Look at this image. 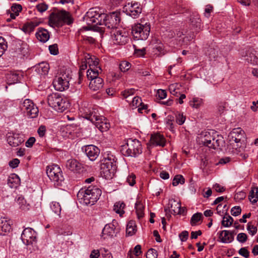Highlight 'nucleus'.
Returning a JSON list of instances; mask_svg holds the SVG:
<instances>
[{"mask_svg":"<svg viewBox=\"0 0 258 258\" xmlns=\"http://www.w3.org/2000/svg\"><path fill=\"white\" fill-rule=\"evenodd\" d=\"M50 53L53 55H56L58 53V47L56 44L49 46Z\"/></svg>","mask_w":258,"mask_h":258,"instance_id":"nucleus-57","label":"nucleus"},{"mask_svg":"<svg viewBox=\"0 0 258 258\" xmlns=\"http://www.w3.org/2000/svg\"><path fill=\"white\" fill-rule=\"evenodd\" d=\"M110 33L114 43L124 45L129 39L127 33L124 30L116 29L115 30H111Z\"/></svg>","mask_w":258,"mask_h":258,"instance_id":"nucleus-15","label":"nucleus"},{"mask_svg":"<svg viewBox=\"0 0 258 258\" xmlns=\"http://www.w3.org/2000/svg\"><path fill=\"white\" fill-rule=\"evenodd\" d=\"M7 184L11 188H16L20 184V179L16 174H11L8 178Z\"/></svg>","mask_w":258,"mask_h":258,"instance_id":"nucleus-28","label":"nucleus"},{"mask_svg":"<svg viewBox=\"0 0 258 258\" xmlns=\"http://www.w3.org/2000/svg\"><path fill=\"white\" fill-rule=\"evenodd\" d=\"M82 149L89 160L92 161H95L100 154V149L97 146L93 145L84 146Z\"/></svg>","mask_w":258,"mask_h":258,"instance_id":"nucleus-18","label":"nucleus"},{"mask_svg":"<svg viewBox=\"0 0 258 258\" xmlns=\"http://www.w3.org/2000/svg\"><path fill=\"white\" fill-rule=\"evenodd\" d=\"M49 106L58 112L64 111L68 106V103L62 96L58 93H53L47 97Z\"/></svg>","mask_w":258,"mask_h":258,"instance_id":"nucleus-7","label":"nucleus"},{"mask_svg":"<svg viewBox=\"0 0 258 258\" xmlns=\"http://www.w3.org/2000/svg\"><path fill=\"white\" fill-rule=\"evenodd\" d=\"M228 139L231 144H237V148L240 147L245 140V133L241 128H234L229 134Z\"/></svg>","mask_w":258,"mask_h":258,"instance_id":"nucleus-13","label":"nucleus"},{"mask_svg":"<svg viewBox=\"0 0 258 258\" xmlns=\"http://www.w3.org/2000/svg\"><path fill=\"white\" fill-rule=\"evenodd\" d=\"M125 206V205L123 202L119 201L114 204L113 210L121 216L124 213V209Z\"/></svg>","mask_w":258,"mask_h":258,"instance_id":"nucleus-35","label":"nucleus"},{"mask_svg":"<svg viewBox=\"0 0 258 258\" xmlns=\"http://www.w3.org/2000/svg\"><path fill=\"white\" fill-rule=\"evenodd\" d=\"M50 208L55 214L58 216L60 215L61 209L59 203L52 202L50 205Z\"/></svg>","mask_w":258,"mask_h":258,"instance_id":"nucleus-41","label":"nucleus"},{"mask_svg":"<svg viewBox=\"0 0 258 258\" xmlns=\"http://www.w3.org/2000/svg\"><path fill=\"white\" fill-rule=\"evenodd\" d=\"M168 209L174 215H178L182 213L180 203L174 199L169 200L168 208H165V211L167 212Z\"/></svg>","mask_w":258,"mask_h":258,"instance_id":"nucleus-21","label":"nucleus"},{"mask_svg":"<svg viewBox=\"0 0 258 258\" xmlns=\"http://www.w3.org/2000/svg\"><path fill=\"white\" fill-rule=\"evenodd\" d=\"M38 11L41 13L45 12L48 8V6L44 3L39 4L36 6Z\"/></svg>","mask_w":258,"mask_h":258,"instance_id":"nucleus-61","label":"nucleus"},{"mask_svg":"<svg viewBox=\"0 0 258 258\" xmlns=\"http://www.w3.org/2000/svg\"><path fill=\"white\" fill-rule=\"evenodd\" d=\"M36 37L41 42H45L49 38V34L46 29L39 28L36 33Z\"/></svg>","mask_w":258,"mask_h":258,"instance_id":"nucleus-29","label":"nucleus"},{"mask_svg":"<svg viewBox=\"0 0 258 258\" xmlns=\"http://www.w3.org/2000/svg\"><path fill=\"white\" fill-rule=\"evenodd\" d=\"M203 102V100L201 98H194L192 101L190 102V105L194 108H199Z\"/></svg>","mask_w":258,"mask_h":258,"instance_id":"nucleus-47","label":"nucleus"},{"mask_svg":"<svg viewBox=\"0 0 258 258\" xmlns=\"http://www.w3.org/2000/svg\"><path fill=\"white\" fill-rule=\"evenodd\" d=\"M21 239L23 243L26 245L33 244L36 239V233L35 231L31 228H25L21 235Z\"/></svg>","mask_w":258,"mask_h":258,"instance_id":"nucleus-17","label":"nucleus"},{"mask_svg":"<svg viewBox=\"0 0 258 258\" xmlns=\"http://www.w3.org/2000/svg\"><path fill=\"white\" fill-rule=\"evenodd\" d=\"M108 76L112 78V81H115L121 77V74L120 72H111L108 74Z\"/></svg>","mask_w":258,"mask_h":258,"instance_id":"nucleus-53","label":"nucleus"},{"mask_svg":"<svg viewBox=\"0 0 258 258\" xmlns=\"http://www.w3.org/2000/svg\"><path fill=\"white\" fill-rule=\"evenodd\" d=\"M136 226L135 225V222L134 221H130L128 222L126 226V234L129 235H132L136 232Z\"/></svg>","mask_w":258,"mask_h":258,"instance_id":"nucleus-39","label":"nucleus"},{"mask_svg":"<svg viewBox=\"0 0 258 258\" xmlns=\"http://www.w3.org/2000/svg\"><path fill=\"white\" fill-rule=\"evenodd\" d=\"M20 163V160L18 159L15 158L9 162V165L11 167L15 168L17 167Z\"/></svg>","mask_w":258,"mask_h":258,"instance_id":"nucleus-63","label":"nucleus"},{"mask_svg":"<svg viewBox=\"0 0 258 258\" xmlns=\"http://www.w3.org/2000/svg\"><path fill=\"white\" fill-rule=\"evenodd\" d=\"M37 133L40 137H43L46 133V127L44 125H41L38 128Z\"/></svg>","mask_w":258,"mask_h":258,"instance_id":"nucleus-64","label":"nucleus"},{"mask_svg":"<svg viewBox=\"0 0 258 258\" xmlns=\"http://www.w3.org/2000/svg\"><path fill=\"white\" fill-rule=\"evenodd\" d=\"M116 158L111 153H105L103 158L100 160V166L102 172L105 178H112L116 172Z\"/></svg>","mask_w":258,"mask_h":258,"instance_id":"nucleus-3","label":"nucleus"},{"mask_svg":"<svg viewBox=\"0 0 258 258\" xmlns=\"http://www.w3.org/2000/svg\"><path fill=\"white\" fill-rule=\"evenodd\" d=\"M124 10L127 15L134 19L138 18L142 12L140 4L133 1L128 2L124 7Z\"/></svg>","mask_w":258,"mask_h":258,"instance_id":"nucleus-16","label":"nucleus"},{"mask_svg":"<svg viewBox=\"0 0 258 258\" xmlns=\"http://www.w3.org/2000/svg\"><path fill=\"white\" fill-rule=\"evenodd\" d=\"M133 104L134 106L136 107H139L140 105H142V99L139 96H136L133 98L132 100Z\"/></svg>","mask_w":258,"mask_h":258,"instance_id":"nucleus-59","label":"nucleus"},{"mask_svg":"<svg viewBox=\"0 0 258 258\" xmlns=\"http://www.w3.org/2000/svg\"><path fill=\"white\" fill-rule=\"evenodd\" d=\"M202 217V214L201 213H197L194 214L190 219V224L192 226H196L197 222L201 220Z\"/></svg>","mask_w":258,"mask_h":258,"instance_id":"nucleus-43","label":"nucleus"},{"mask_svg":"<svg viewBox=\"0 0 258 258\" xmlns=\"http://www.w3.org/2000/svg\"><path fill=\"white\" fill-rule=\"evenodd\" d=\"M238 253L240 255L245 258H248L249 256V252L248 251L246 247L241 248L239 250Z\"/></svg>","mask_w":258,"mask_h":258,"instance_id":"nucleus-56","label":"nucleus"},{"mask_svg":"<svg viewBox=\"0 0 258 258\" xmlns=\"http://www.w3.org/2000/svg\"><path fill=\"white\" fill-rule=\"evenodd\" d=\"M236 239L239 242L244 243L246 241L247 236L244 233H240L237 235Z\"/></svg>","mask_w":258,"mask_h":258,"instance_id":"nucleus-52","label":"nucleus"},{"mask_svg":"<svg viewBox=\"0 0 258 258\" xmlns=\"http://www.w3.org/2000/svg\"><path fill=\"white\" fill-rule=\"evenodd\" d=\"M231 161V158L228 157H226L224 158H222L219 159L218 162L216 163L217 165H225L228 163H229Z\"/></svg>","mask_w":258,"mask_h":258,"instance_id":"nucleus-58","label":"nucleus"},{"mask_svg":"<svg viewBox=\"0 0 258 258\" xmlns=\"http://www.w3.org/2000/svg\"><path fill=\"white\" fill-rule=\"evenodd\" d=\"M46 173L55 186H61L64 183V178L62 171L57 165L48 166Z\"/></svg>","mask_w":258,"mask_h":258,"instance_id":"nucleus-8","label":"nucleus"},{"mask_svg":"<svg viewBox=\"0 0 258 258\" xmlns=\"http://www.w3.org/2000/svg\"><path fill=\"white\" fill-rule=\"evenodd\" d=\"M21 110L24 111L30 118H35L38 115L39 110L32 100L25 99L20 105Z\"/></svg>","mask_w":258,"mask_h":258,"instance_id":"nucleus-10","label":"nucleus"},{"mask_svg":"<svg viewBox=\"0 0 258 258\" xmlns=\"http://www.w3.org/2000/svg\"><path fill=\"white\" fill-rule=\"evenodd\" d=\"M120 21V13L113 12L105 16L104 24L107 29L115 30L116 29H118V26Z\"/></svg>","mask_w":258,"mask_h":258,"instance_id":"nucleus-11","label":"nucleus"},{"mask_svg":"<svg viewBox=\"0 0 258 258\" xmlns=\"http://www.w3.org/2000/svg\"><path fill=\"white\" fill-rule=\"evenodd\" d=\"M8 144L12 147H17L20 145L24 140L18 134L10 135L7 137Z\"/></svg>","mask_w":258,"mask_h":258,"instance_id":"nucleus-26","label":"nucleus"},{"mask_svg":"<svg viewBox=\"0 0 258 258\" xmlns=\"http://www.w3.org/2000/svg\"><path fill=\"white\" fill-rule=\"evenodd\" d=\"M39 24V22L35 21L27 22L23 25L22 30L25 33L30 34L34 31L35 28L38 26Z\"/></svg>","mask_w":258,"mask_h":258,"instance_id":"nucleus-33","label":"nucleus"},{"mask_svg":"<svg viewBox=\"0 0 258 258\" xmlns=\"http://www.w3.org/2000/svg\"><path fill=\"white\" fill-rule=\"evenodd\" d=\"M234 232H230L228 230H223L220 234L219 237L223 243L232 242L234 239Z\"/></svg>","mask_w":258,"mask_h":258,"instance_id":"nucleus-30","label":"nucleus"},{"mask_svg":"<svg viewBox=\"0 0 258 258\" xmlns=\"http://www.w3.org/2000/svg\"><path fill=\"white\" fill-rule=\"evenodd\" d=\"M11 10L13 12L16 13V15H19V12H20L22 10V7L20 4H15L11 7Z\"/></svg>","mask_w":258,"mask_h":258,"instance_id":"nucleus-54","label":"nucleus"},{"mask_svg":"<svg viewBox=\"0 0 258 258\" xmlns=\"http://www.w3.org/2000/svg\"><path fill=\"white\" fill-rule=\"evenodd\" d=\"M241 212V209L239 206H235L233 207L231 210V215L234 216H237L239 215Z\"/></svg>","mask_w":258,"mask_h":258,"instance_id":"nucleus-55","label":"nucleus"},{"mask_svg":"<svg viewBox=\"0 0 258 258\" xmlns=\"http://www.w3.org/2000/svg\"><path fill=\"white\" fill-rule=\"evenodd\" d=\"M207 54L211 60L216 59L219 55L218 48L210 47L207 50Z\"/></svg>","mask_w":258,"mask_h":258,"instance_id":"nucleus-38","label":"nucleus"},{"mask_svg":"<svg viewBox=\"0 0 258 258\" xmlns=\"http://www.w3.org/2000/svg\"><path fill=\"white\" fill-rule=\"evenodd\" d=\"M100 72L97 71L89 72L87 74V77L90 80L89 87L90 89L94 91H97L101 89L103 86V80L102 78L98 77Z\"/></svg>","mask_w":258,"mask_h":258,"instance_id":"nucleus-12","label":"nucleus"},{"mask_svg":"<svg viewBox=\"0 0 258 258\" xmlns=\"http://www.w3.org/2000/svg\"><path fill=\"white\" fill-rule=\"evenodd\" d=\"M179 237L181 241H185L188 237V232L187 231H183L179 234Z\"/></svg>","mask_w":258,"mask_h":258,"instance_id":"nucleus-60","label":"nucleus"},{"mask_svg":"<svg viewBox=\"0 0 258 258\" xmlns=\"http://www.w3.org/2000/svg\"><path fill=\"white\" fill-rule=\"evenodd\" d=\"M150 32V25L146 23L145 24H135L132 29V33L135 39L137 40H146Z\"/></svg>","mask_w":258,"mask_h":258,"instance_id":"nucleus-9","label":"nucleus"},{"mask_svg":"<svg viewBox=\"0 0 258 258\" xmlns=\"http://www.w3.org/2000/svg\"><path fill=\"white\" fill-rule=\"evenodd\" d=\"M166 140L162 135L157 133L151 135L150 144L154 146L164 147L165 145Z\"/></svg>","mask_w":258,"mask_h":258,"instance_id":"nucleus-24","label":"nucleus"},{"mask_svg":"<svg viewBox=\"0 0 258 258\" xmlns=\"http://www.w3.org/2000/svg\"><path fill=\"white\" fill-rule=\"evenodd\" d=\"M49 70V64L46 62H42L36 67V71L41 75H46Z\"/></svg>","mask_w":258,"mask_h":258,"instance_id":"nucleus-32","label":"nucleus"},{"mask_svg":"<svg viewBox=\"0 0 258 258\" xmlns=\"http://www.w3.org/2000/svg\"><path fill=\"white\" fill-rule=\"evenodd\" d=\"M131 63L126 61H122L119 64V69L122 72H125L131 68Z\"/></svg>","mask_w":258,"mask_h":258,"instance_id":"nucleus-46","label":"nucleus"},{"mask_svg":"<svg viewBox=\"0 0 258 258\" xmlns=\"http://www.w3.org/2000/svg\"><path fill=\"white\" fill-rule=\"evenodd\" d=\"M198 139L200 144L214 149L220 147L223 142L222 137L214 131L202 132Z\"/></svg>","mask_w":258,"mask_h":258,"instance_id":"nucleus-1","label":"nucleus"},{"mask_svg":"<svg viewBox=\"0 0 258 258\" xmlns=\"http://www.w3.org/2000/svg\"><path fill=\"white\" fill-rule=\"evenodd\" d=\"M11 230V221L8 218L3 217L0 219V234L5 235Z\"/></svg>","mask_w":258,"mask_h":258,"instance_id":"nucleus-23","label":"nucleus"},{"mask_svg":"<svg viewBox=\"0 0 258 258\" xmlns=\"http://www.w3.org/2000/svg\"><path fill=\"white\" fill-rule=\"evenodd\" d=\"M7 48V45L4 39L0 38V57L3 55Z\"/></svg>","mask_w":258,"mask_h":258,"instance_id":"nucleus-50","label":"nucleus"},{"mask_svg":"<svg viewBox=\"0 0 258 258\" xmlns=\"http://www.w3.org/2000/svg\"><path fill=\"white\" fill-rule=\"evenodd\" d=\"M86 17L90 19V21L93 23L98 24V22L97 21L98 18L100 17V15L98 13H96L93 9H91L86 13Z\"/></svg>","mask_w":258,"mask_h":258,"instance_id":"nucleus-34","label":"nucleus"},{"mask_svg":"<svg viewBox=\"0 0 258 258\" xmlns=\"http://www.w3.org/2000/svg\"><path fill=\"white\" fill-rule=\"evenodd\" d=\"M71 78V72L69 70L60 69L58 76L55 77L53 82L55 90L63 91L68 89Z\"/></svg>","mask_w":258,"mask_h":258,"instance_id":"nucleus-5","label":"nucleus"},{"mask_svg":"<svg viewBox=\"0 0 258 258\" xmlns=\"http://www.w3.org/2000/svg\"><path fill=\"white\" fill-rule=\"evenodd\" d=\"M73 23V19L69 13L66 11H61L58 13H52L49 18V24L52 27L62 26L64 24L70 25Z\"/></svg>","mask_w":258,"mask_h":258,"instance_id":"nucleus-6","label":"nucleus"},{"mask_svg":"<svg viewBox=\"0 0 258 258\" xmlns=\"http://www.w3.org/2000/svg\"><path fill=\"white\" fill-rule=\"evenodd\" d=\"M246 57L245 60L248 63L252 64H258V58L254 53L249 52Z\"/></svg>","mask_w":258,"mask_h":258,"instance_id":"nucleus-40","label":"nucleus"},{"mask_svg":"<svg viewBox=\"0 0 258 258\" xmlns=\"http://www.w3.org/2000/svg\"><path fill=\"white\" fill-rule=\"evenodd\" d=\"M185 182V179L183 176L181 175H176L172 181V185L173 186H177L179 183L183 184Z\"/></svg>","mask_w":258,"mask_h":258,"instance_id":"nucleus-44","label":"nucleus"},{"mask_svg":"<svg viewBox=\"0 0 258 258\" xmlns=\"http://www.w3.org/2000/svg\"><path fill=\"white\" fill-rule=\"evenodd\" d=\"M157 250L153 248L149 249L146 253L147 258H157Z\"/></svg>","mask_w":258,"mask_h":258,"instance_id":"nucleus-48","label":"nucleus"},{"mask_svg":"<svg viewBox=\"0 0 258 258\" xmlns=\"http://www.w3.org/2000/svg\"><path fill=\"white\" fill-rule=\"evenodd\" d=\"M101 195V190L96 186L91 185L86 189H82L77 194V197L86 205H93Z\"/></svg>","mask_w":258,"mask_h":258,"instance_id":"nucleus-2","label":"nucleus"},{"mask_svg":"<svg viewBox=\"0 0 258 258\" xmlns=\"http://www.w3.org/2000/svg\"><path fill=\"white\" fill-rule=\"evenodd\" d=\"M247 229L248 231V233L252 236H253L254 234H255L257 230L256 227L252 225L250 223H248L247 224Z\"/></svg>","mask_w":258,"mask_h":258,"instance_id":"nucleus-49","label":"nucleus"},{"mask_svg":"<svg viewBox=\"0 0 258 258\" xmlns=\"http://www.w3.org/2000/svg\"><path fill=\"white\" fill-rule=\"evenodd\" d=\"M17 204L19 206V208L22 211H27L30 210L31 206L25 198L22 196H19L16 199Z\"/></svg>","mask_w":258,"mask_h":258,"instance_id":"nucleus-27","label":"nucleus"},{"mask_svg":"<svg viewBox=\"0 0 258 258\" xmlns=\"http://www.w3.org/2000/svg\"><path fill=\"white\" fill-rule=\"evenodd\" d=\"M93 123H94L101 132L108 131L110 127L109 123L107 122L105 117L102 116L98 117Z\"/></svg>","mask_w":258,"mask_h":258,"instance_id":"nucleus-22","label":"nucleus"},{"mask_svg":"<svg viewBox=\"0 0 258 258\" xmlns=\"http://www.w3.org/2000/svg\"><path fill=\"white\" fill-rule=\"evenodd\" d=\"M248 198L252 204L257 202L258 201V187H253L251 189Z\"/></svg>","mask_w":258,"mask_h":258,"instance_id":"nucleus-36","label":"nucleus"},{"mask_svg":"<svg viewBox=\"0 0 258 258\" xmlns=\"http://www.w3.org/2000/svg\"><path fill=\"white\" fill-rule=\"evenodd\" d=\"M85 59L89 67L87 74H88L89 72L91 71L93 72L95 71L101 72L102 71L101 68L99 66V59L95 56H91L89 54H87L85 55Z\"/></svg>","mask_w":258,"mask_h":258,"instance_id":"nucleus-19","label":"nucleus"},{"mask_svg":"<svg viewBox=\"0 0 258 258\" xmlns=\"http://www.w3.org/2000/svg\"><path fill=\"white\" fill-rule=\"evenodd\" d=\"M66 166L69 169L74 172H80L82 168V164L75 159L68 160Z\"/></svg>","mask_w":258,"mask_h":258,"instance_id":"nucleus-25","label":"nucleus"},{"mask_svg":"<svg viewBox=\"0 0 258 258\" xmlns=\"http://www.w3.org/2000/svg\"><path fill=\"white\" fill-rule=\"evenodd\" d=\"M233 222V219L229 215H225L223 218L222 225L226 227L230 226Z\"/></svg>","mask_w":258,"mask_h":258,"instance_id":"nucleus-42","label":"nucleus"},{"mask_svg":"<svg viewBox=\"0 0 258 258\" xmlns=\"http://www.w3.org/2000/svg\"><path fill=\"white\" fill-rule=\"evenodd\" d=\"M126 182L130 185L133 186L136 183V175L133 173L130 174L126 178Z\"/></svg>","mask_w":258,"mask_h":258,"instance_id":"nucleus-51","label":"nucleus"},{"mask_svg":"<svg viewBox=\"0 0 258 258\" xmlns=\"http://www.w3.org/2000/svg\"><path fill=\"white\" fill-rule=\"evenodd\" d=\"M81 111L82 112L83 117L89 120L92 123L100 116L98 115V110L93 107H85L81 108Z\"/></svg>","mask_w":258,"mask_h":258,"instance_id":"nucleus-20","label":"nucleus"},{"mask_svg":"<svg viewBox=\"0 0 258 258\" xmlns=\"http://www.w3.org/2000/svg\"><path fill=\"white\" fill-rule=\"evenodd\" d=\"M142 145L137 139H128L126 143L121 146V152L126 156L136 157L141 154Z\"/></svg>","mask_w":258,"mask_h":258,"instance_id":"nucleus-4","label":"nucleus"},{"mask_svg":"<svg viewBox=\"0 0 258 258\" xmlns=\"http://www.w3.org/2000/svg\"><path fill=\"white\" fill-rule=\"evenodd\" d=\"M87 61L84 59L82 61V64L80 67V70L79 72V83H81L82 76H83L82 71L85 70L87 68Z\"/></svg>","mask_w":258,"mask_h":258,"instance_id":"nucleus-45","label":"nucleus"},{"mask_svg":"<svg viewBox=\"0 0 258 258\" xmlns=\"http://www.w3.org/2000/svg\"><path fill=\"white\" fill-rule=\"evenodd\" d=\"M135 208L138 218L139 219L143 218L144 216V206L140 202H137L135 205Z\"/></svg>","mask_w":258,"mask_h":258,"instance_id":"nucleus-37","label":"nucleus"},{"mask_svg":"<svg viewBox=\"0 0 258 258\" xmlns=\"http://www.w3.org/2000/svg\"><path fill=\"white\" fill-rule=\"evenodd\" d=\"M120 228L115 220H112L110 223L106 224L102 230L101 236L106 239L108 237H113L119 232Z\"/></svg>","mask_w":258,"mask_h":258,"instance_id":"nucleus-14","label":"nucleus"},{"mask_svg":"<svg viewBox=\"0 0 258 258\" xmlns=\"http://www.w3.org/2000/svg\"><path fill=\"white\" fill-rule=\"evenodd\" d=\"M178 86V84H171L169 86V90L170 92L173 95H176L177 94V92L176 91V88Z\"/></svg>","mask_w":258,"mask_h":258,"instance_id":"nucleus-62","label":"nucleus"},{"mask_svg":"<svg viewBox=\"0 0 258 258\" xmlns=\"http://www.w3.org/2000/svg\"><path fill=\"white\" fill-rule=\"evenodd\" d=\"M21 77L20 73L16 72L8 73L6 75L7 83L9 85L17 83L20 81Z\"/></svg>","mask_w":258,"mask_h":258,"instance_id":"nucleus-31","label":"nucleus"}]
</instances>
